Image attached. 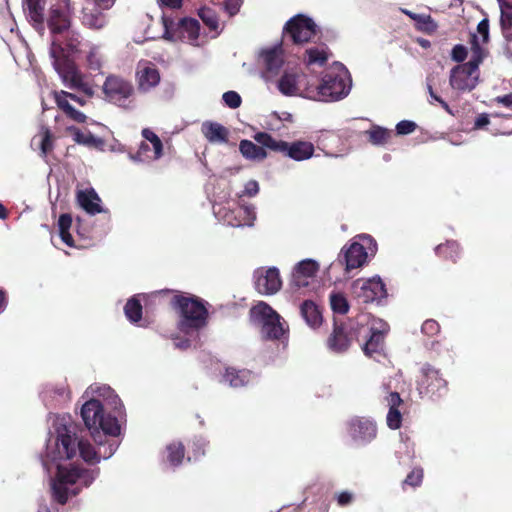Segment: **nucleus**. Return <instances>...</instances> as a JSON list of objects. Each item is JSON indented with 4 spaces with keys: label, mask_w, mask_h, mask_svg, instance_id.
<instances>
[{
    "label": "nucleus",
    "mask_w": 512,
    "mask_h": 512,
    "mask_svg": "<svg viewBox=\"0 0 512 512\" xmlns=\"http://www.w3.org/2000/svg\"><path fill=\"white\" fill-rule=\"evenodd\" d=\"M318 32V26L313 19L304 14L293 16L284 26V33L291 38L294 44L308 43Z\"/></svg>",
    "instance_id": "obj_10"
},
{
    "label": "nucleus",
    "mask_w": 512,
    "mask_h": 512,
    "mask_svg": "<svg viewBox=\"0 0 512 512\" xmlns=\"http://www.w3.org/2000/svg\"><path fill=\"white\" fill-rule=\"evenodd\" d=\"M160 5L166 6L172 9H177L182 6V0H158Z\"/></svg>",
    "instance_id": "obj_60"
},
{
    "label": "nucleus",
    "mask_w": 512,
    "mask_h": 512,
    "mask_svg": "<svg viewBox=\"0 0 512 512\" xmlns=\"http://www.w3.org/2000/svg\"><path fill=\"white\" fill-rule=\"evenodd\" d=\"M421 331L423 334H425L429 337H433L440 332V325L434 319H427L422 324Z\"/></svg>",
    "instance_id": "obj_51"
},
{
    "label": "nucleus",
    "mask_w": 512,
    "mask_h": 512,
    "mask_svg": "<svg viewBox=\"0 0 512 512\" xmlns=\"http://www.w3.org/2000/svg\"><path fill=\"white\" fill-rule=\"evenodd\" d=\"M470 43H471L472 55H471V59L467 62V64L470 67L479 70V65L482 63V61L484 59V50L480 46L478 37L476 34H471Z\"/></svg>",
    "instance_id": "obj_41"
},
{
    "label": "nucleus",
    "mask_w": 512,
    "mask_h": 512,
    "mask_svg": "<svg viewBox=\"0 0 512 512\" xmlns=\"http://www.w3.org/2000/svg\"><path fill=\"white\" fill-rule=\"evenodd\" d=\"M241 0H224L225 10L229 13V15H235L240 8Z\"/></svg>",
    "instance_id": "obj_57"
},
{
    "label": "nucleus",
    "mask_w": 512,
    "mask_h": 512,
    "mask_svg": "<svg viewBox=\"0 0 512 512\" xmlns=\"http://www.w3.org/2000/svg\"><path fill=\"white\" fill-rule=\"evenodd\" d=\"M367 257L365 247L358 242H353L348 247L342 248L338 261L345 266V271L349 272L362 267L366 263Z\"/></svg>",
    "instance_id": "obj_19"
},
{
    "label": "nucleus",
    "mask_w": 512,
    "mask_h": 512,
    "mask_svg": "<svg viewBox=\"0 0 512 512\" xmlns=\"http://www.w3.org/2000/svg\"><path fill=\"white\" fill-rule=\"evenodd\" d=\"M201 132L210 143H227L229 130L220 123L205 121L201 126Z\"/></svg>",
    "instance_id": "obj_27"
},
{
    "label": "nucleus",
    "mask_w": 512,
    "mask_h": 512,
    "mask_svg": "<svg viewBox=\"0 0 512 512\" xmlns=\"http://www.w3.org/2000/svg\"><path fill=\"white\" fill-rule=\"evenodd\" d=\"M423 481V469L414 468L404 479L403 486L408 485L413 488L421 485Z\"/></svg>",
    "instance_id": "obj_49"
},
{
    "label": "nucleus",
    "mask_w": 512,
    "mask_h": 512,
    "mask_svg": "<svg viewBox=\"0 0 512 512\" xmlns=\"http://www.w3.org/2000/svg\"><path fill=\"white\" fill-rule=\"evenodd\" d=\"M478 78L479 70L464 63L451 70L449 82L453 89L458 91H471L476 87Z\"/></svg>",
    "instance_id": "obj_16"
},
{
    "label": "nucleus",
    "mask_w": 512,
    "mask_h": 512,
    "mask_svg": "<svg viewBox=\"0 0 512 512\" xmlns=\"http://www.w3.org/2000/svg\"><path fill=\"white\" fill-rule=\"evenodd\" d=\"M51 96L59 110L71 121L82 124L87 120V116L77 110L72 103L83 107L87 103L85 97L78 96L74 93L67 92L64 90H53Z\"/></svg>",
    "instance_id": "obj_13"
},
{
    "label": "nucleus",
    "mask_w": 512,
    "mask_h": 512,
    "mask_svg": "<svg viewBox=\"0 0 512 512\" xmlns=\"http://www.w3.org/2000/svg\"><path fill=\"white\" fill-rule=\"evenodd\" d=\"M495 101L499 104H502L505 107H512V93L498 96L495 98Z\"/></svg>",
    "instance_id": "obj_59"
},
{
    "label": "nucleus",
    "mask_w": 512,
    "mask_h": 512,
    "mask_svg": "<svg viewBox=\"0 0 512 512\" xmlns=\"http://www.w3.org/2000/svg\"><path fill=\"white\" fill-rule=\"evenodd\" d=\"M305 76L299 73L284 72L278 80L277 87L285 96H296L300 92V84Z\"/></svg>",
    "instance_id": "obj_29"
},
{
    "label": "nucleus",
    "mask_w": 512,
    "mask_h": 512,
    "mask_svg": "<svg viewBox=\"0 0 512 512\" xmlns=\"http://www.w3.org/2000/svg\"><path fill=\"white\" fill-rule=\"evenodd\" d=\"M348 433L353 441L365 445L377 436L376 423L365 417H356L348 424Z\"/></svg>",
    "instance_id": "obj_17"
},
{
    "label": "nucleus",
    "mask_w": 512,
    "mask_h": 512,
    "mask_svg": "<svg viewBox=\"0 0 512 512\" xmlns=\"http://www.w3.org/2000/svg\"><path fill=\"white\" fill-rule=\"evenodd\" d=\"M50 393L57 394L59 396H65L68 394L67 386L62 384L60 386H55L48 390Z\"/></svg>",
    "instance_id": "obj_62"
},
{
    "label": "nucleus",
    "mask_w": 512,
    "mask_h": 512,
    "mask_svg": "<svg viewBox=\"0 0 512 512\" xmlns=\"http://www.w3.org/2000/svg\"><path fill=\"white\" fill-rule=\"evenodd\" d=\"M45 0H23V8L37 29L43 28Z\"/></svg>",
    "instance_id": "obj_31"
},
{
    "label": "nucleus",
    "mask_w": 512,
    "mask_h": 512,
    "mask_svg": "<svg viewBox=\"0 0 512 512\" xmlns=\"http://www.w3.org/2000/svg\"><path fill=\"white\" fill-rule=\"evenodd\" d=\"M501 16L500 25L504 38L512 41V3L506 0H499Z\"/></svg>",
    "instance_id": "obj_34"
},
{
    "label": "nucleus",
    "mask_w": 512,
    "mask_h": 512,
    "mask_svg": "<svg viewBox=\"0 0 512 512\" xmlns=\"http://www.w3.org/2000/svg\"><path fill=\"white\" fill-rule=\"evenodd\" d=\"M124 312L127 319L132 323H137L142 318V305L136 297L130 298L125 307Z\"/></svg>",
    "instance_id": "obj_42"
},
{
    "label": "nucleus",
    "mask_w": 512,
    "mask_h": 512,
    "mask_svg": "<svg viewBox=\"0 0 512 512\" xmlns=\"http://www.w3.org/2000/svg\"><path fill=\"white\" fill-rule=\"evenodd\" d=\"M72 226V216L68 213L61 214L58 219L59 234L61 240L69 247H74V239L70 234Z\"/></svg>",
    "instance_id": "obj_39"
},
{
    "label": "nucleus",
    "mask_w": 512,
    "mask_h": 512,
    "mask_svg": "<svg viewBox=\"0 0 512 512\" xmlns=\"http://www.w3.org/2000/svg\"><path fill=\"white\" fill-rule=\"evenodd\" d=\"M7 299L6 293L3 289H0V313L6 308Z\"/></svg>",
    "instance_id": "obj_64"
},
{
    "label": "nucleus",
    "mask_w": 512,
    "mask_h": 512,
    "mask_svg": "<svg viewBox=\"0 0 512 512\" xmlns=\"http://www.w3.org/2000/svg\"><path fill=\"white\" fill-rule=\"evenodd\" d=\"M344 79L333 73H326L317 86V98L320 101H335L347 95Z\"/></svg>",
    "instance_id": "obj_14"
},
{
    "label": "nucleus",
    "mask_w": 512,
    "mask_h": 512,
    "mask_svg": "<svg viewBox=\"0 0 512 512\" xmlns=\"http://www.w3.org/2000/svg\"><path fill=\"white\" fill-rule=\"evenodd\" d=\"M74 7L71 0H56L49 10L47 26L53 35L63 34L71 26Z\"/></svg>",
    "instance_id": "obj_11"
},
{
    "label": "nucleus",
    "mask_w": 512,
    "mask_h": 512,
    "mask_svg": "<svg viewBox=\"0 0 512 512\" xmlns=\"http://www.w3.org/2000/svg\"><path fill=\"white\" fill-rule=\"evenodd\" d=\"M224 103L232 109L240 107L242 103L241 96L235 91H227L222 96Z\"/></svg>",
    "instance_id": "obj_50"
},
{
    "label": "nucleus",
    "mask_w": 512,
    "mask_h": 512,
    "mask_svg": "<svg viewBox=\"0 0 512 512\" xmlns=\"http://www.w3.org/2000/svg\"><path fill=\"white\" fill-rule=\"evenodd\" d=\"M319 270V264L312 259L300 261L293 269L291 285L300 289L310 285Z\"/></svg>",
    "instance_id": "obj_20"
},
{
    "label": "nucleus",
    "mask_w": 512,
    "mask_h": 512,
    "mask_svg": "<svg viewBox=\"0 0 512 512\" xmlns=\"http://www.w3.org/2000/svg\"><path fill=\"white\" fill-rule=\"evenodd\" d=\"M368 318L369 315L361 314L345 322L335 321L333 331L327 339L328 348L337 353L347 351L354 340H359L364 328V321Z\"/></svg>",
    "instance_id": "obj_7"
},
{
    "label": "nucleus",
    "mask_w": 512,
    "mask_h": 512,
    "mask_svg": "<svg viewBox=\"0 0 512 512\" xmlns=\"http://www.w3.org/2000/svg\"><path fill=\"white\" fill-rule=\"evenodd\" d=\"M249 315L265 340H281L289 332L288 328H284L281 316L266 302L260 301L254 305Z\"/></svg>",
    "instance_id": "obj_4"
},
{
    "label": "nucleus",
    "mask_w": 512,
    "mask_h": 512,
    "mask_svg": "<svg viewBox=\"0 0 512 512\" xmlns=\"http://www.w3.org/2000/svg\"><path fill=\"white\" fill-rule=\"evenodd\" d=\"M170 304L179 313L178 328L186 334L198 331L207 324L208 310L196 296L175 295Z\"/></svg>",
    "instance_id": "obj_3"
},
{
    "label": "nucleus",
    "mask_w": 512,
    "mask_h": 512,
    "mask_svg": "<svg viewBox=\"0 0 512 512\" xmlns=\"http://www.w3.org/2000/svg\"><path fill=\"white\" fill-rule=\"evenodd\" d=\"M259 192V184L255 180H250L245 184L243 194L248 197H254Z\"/></svg>",
    "instance_id": "obj_56"
},
{
    "label": "nucleus",
    "mask_w": 512,
    "mask_h": 512,
    "mask_svg": "<svg viewBox=\"0 0 512 512\" xmlns=\"http://www.w3.org/2000/svg\"><path fill=\"white\" fill-rule=\"evenodd\" d=\"M164 35L170 41H195L199 37L200 23L194 18H183L177 24L173 19L163 17Z\"/></svg>",
    "instance_id": "obj_12"
},
{
    "label": "nucleus",
    "mask_w": 512,
    "mask_h": 512,
    "mask_svg": "<svg viewBox=\"0 0 512 512\" xmlns=\"http://www.w3.org/2000/svg\"><path fill=\"white\" fill-rule=\"evenodd\" d=\"M101 10L100 7L95 4L92 7H84L82 9L81 22L84 26L94 29L100 30L107 25V16Z\"/></svg>",
    "instance_id": "obj_25"
},
{
    "label": "nucleus",
    "mask_w": 512,
    "mask_h": 512,
    "mask_svg": "<svg viewBox=\"0 0 512 512\" xmlns=\"http://www.w3.org/2000/svg\"><path fill=\"white\" fill-rule=\"evenodd\" d=\"M87 67L93 71H99L103 64V57L97 48H92L86 56Z\"/></svg>",
    "instance_id": "obj_48"
},
{
    "label": "nucleus",
    "mask_w": 512,
    "mask_h": 512,
    "mask_svg": "<svg viewBox=\"0 0 512 512\" xmlns=\"http://www.w3.org/2000/svg\"><path fill=\"white\" fill-rule=\"evenodd\" d=\"M142 136L152 144L154 149V158L159 159L163 155V144L161 139L148 128L143 129Z\"/></svg>",
    "instance_id": "obj_45"
},
{
    "label": "nucleus",
    "mask_w": 512,
    "mask_h": 512,
    "mask_svg": "<svg viewBox=\"0 0 512 512\" xmlns=\"http://www.w3.org/2000/svg\"><path fill=\"white\" fill-rule=\"evenodd\" d=\"M365 134L368 136V141L376 146L387 144L391 138V131L378 125H373Z\"/></svg>",
    "instance_id": "obj_37"
},
{
    "label": "nucleus",
    "mask_w": 512,
    "mask_h": 512,
    "mask_svg": "<svg viewBox=\"0 0 512 512\" xmlns=\"http://www.w3.org/2000/svg\"><path fill=\"white\" fill-rule=\"evenodd\" d=\"M489 123H490V120H489L488 115L483 113V114H480L476 118L475 123H474V128L481 129V128L485 127L486 125H488Z\"/></svg>",
    "instance_id": "obj_58"
},
{
    "label": "nucleus",
    "mask_w": 512,
    "mask_h": 512,
    "mask_svg": "<svg viewBox=\"0 0 512 512\" xmlns=\"http://www.w3.org/2000/svg\"><path fill=\"white\" fill-rule=\"evenodd\" d=\"M300 313L311 328L315 329L322 324V312L313 301L305 300L300 306Z\"/></svg>",
    "instance_id": "obj_32"
},
{
    "label": "nucleus",
    "mask_w": 512,
    "mask_h": 512,
    "mask_svg": "<svg viewBox=\"0 0 512 512\" xmlns=\"http://www.w3.org/2000/svg\"><path fill=\"white\" fill-rule=\"evenodd\" d=\"M417 389L422 397L439 400L447 395L448 383L442 377L439 370L430 364H424L421 369V379L418 382Z\"/></svg>",
    "instance_id": "obj_9"
},
{
    "label": "nucleus",
    "mask_w": 512,
    "mask_h": 512,
    "mask_svg": "<svg viewBox=\"0 0 512 512\" xmlns=\"http://www.w3.org/2000/svg\"><path fill=\"white\" fill-rule=\"evenodd\" d=\"M102 430L105 434L110 436H117L120 432V425L116 417L111 415L102 414L94 431L99 432Z\"/></svg>",
    "instance_id": "obj_38"
},
{
    "label": "nucleus",
    "mask_w": 512,
    "mask_h": 512,
    "mask_svg": "<svg viewBox=\"0 0 512 512\" xmlns=\"http://www.w3.org/2000/svg\"><path fill=\"white\" fill-rule=\"evenodd\" d=\"M174 345H175L176 348L185 350V349L190 347L191 342H190L189 339H180L178 341H175Z\"/></svg>",
    "instance_id": "obj_63"
},
{
    "label": "nucleus",
    "mask_w": 512,
    "mask_h": 512,
    "mask_svg": "<svg viewBox=\"0 0 512 512\" xmlns=\"http://www.w3.org/2000/svg\"><path fill=\"white\" fill-rule=\"evenodd\" d=\"M104 412L103 405L100 400L91 399L87 401L81 408V416L85 426L89 430H94Z\"/></svg>",
    "instance_id": "obj_24"
},
{
    "label": "nucleus",
    "mask_w": 512,
    "mask_h": 512,
    "mask_svg": "<svg viewBox=\"0 0 512 512\" xmlns=\"http://www.w3.org/2000/svg\"><path fill=\"white\" fill-rule=\"evenodd\" d=\"M252 376V371L248 369L227 367L225 368L222 379L223 382L227 383L232 388H242L250 383Z\"/></svg>",
    "instance_id": "obj_28"
},
{
    "label": "nucleus",
    "mask_w": 512,
    "mask_h": 512,
    "mask_svg": "<svg viewBox=\"0 0 512 512\" xmlns=\"http://www.w3.org/2000/svg\"><path fill=\"white\" fill-rule=\"evenodd\" d=\"M451 57L456 62H463L467 57V49L461 44H457L453 47Z\"/></svg>",
    "instance_id": "obj_53"
},
{
    "label": "nucleus",
    "mask_w": 512,
    "mask_h": 512,
    "mask_svg": "<svg viewBox=\"0 0 512 512\" xmlns=\"http://www.w3.org/2000/svg\"><path fill=\"white\" fill-rule=\"evenodd\" d=\"M265 70L263 71V78L270 80L277 76L284 64L282 49L280 46H275L270 49L263 50L260 54Z\"/></svg>",
    "instance_id": "obj_21"
},
{
    "label": "nucleus",
    "mask_w": 512,
    "mask_h": 512,
    "mask_svg": "<svg viewBox=\"0 0 512 512\" xmlns=\"http://www.w3.org/2000/svg\"><path fill=\"white\" fill-rule=\"evenodd\" d=\"M415 28L417 31L431 35L438 29L437 23L429 14H419L415 21Z\"/></svg>",
    "instance_id": "obj_43"
},
{
    "label": "nucleus",
    "mask_w": 512,
    "mask_h": 512,
    "mask_svg": "<svg viewBox=\"0 0 512 512\" xmlns=\"http://www.w3.org/2000/svg\"><path fill=\"white\" fill-rule=\"evenodd\" d=\"M57 54L54 49L51 50L53 58V65L58 72L62 82L66 87L71 90L81 92L86 98H92L94 89L91 84L85 81L84 75L79 71L75 62L63 54L62 49L59 47Z\"/></svg>",
    "instance_id": "obj_6"
},
{
    "label": "nucleus",
    "mask_w": 512,
    "mask_h": 512,
    "mask_svg": "<svg viewBox=\"0 0 512 512\" xmlns=\"http://www.w3.org/2000/svg\"><path fill=\"white\" fill-rule=\"evenodd\" d=\"M41 142H40V150L43 156H46L50 153L53 148L54 136L51 130L47 126L41 127Z\"/></svg>",
    "instance_id": "obj_46"
},
{
    "label": "nucleus",
    "mask_w": 512,
    "mask_h": 512,
    "mask_svg": "<svg viewBox=\"0 0 512 512\" xmlns=\"http://www.w3.org/2000/svg\"><path fill=\"white\" fill-rule=\"evenodd\" d=\"M254 140L260 145L272 151L281 152L296 161L309 159L314 153V146L310 142L297 141L289 144L286 141L274 139L267 132L256 133Z\"/></svg>",
    "instance_id": "obj_8"
},
{
    "label": "nucleus",
    "mask_w": 512,
    "mask_h": 512,
    "mask_svg": "<svg viewBox=\"0 0 512 512\" xmlns=\"http://www.w3.org/2000/svg\"><path fill=\"white\" fill-rule=\"evenodd\" d=\"M353 288L357 298L364 303L380 301L387 297L385 284L380 277L358 279L353 283Z\"/></svg>",
    "instance_id": "obj_15"
},
{
    "label": "nucleus",
    "mask_w": 512,
    "mask_h": 512,
    "mask_svg": "<svg viewBox=\"0 0 512 512\" xmlns=\"http://www.w3.org/2000/svg\"><path fill=\"white\" fill-rule=\"evenodd\" d=\"M386 401L389 406V411L386 417L387 425L392 430L399 429L402 424V414L399 410V406L403 403V400L399 393L391 392L386 397Z\"/></svg>",
    "instance_id": "obj_26"
},
{
    "label": "nucleus",
    "mask_w": 512,
    "mask_h": 512,
    "mask_svg": "<svg viewBox=\"0 0 512 512\" xmlns=\"http://www.w3.org/2000/svg\"><path fill=\"white\" fill-rule=\"evenodd\" d=\"M337 503L339 506H347L350 505L354 499V496L349 491H342L337 494L336 496Z\"/></svg>",
    "instance_id": "obj_55"
},
{
    "label": "nucleus",
    "mask_w": 512,
    "mask_h": 512,
    "mask_svg": "<svg viewBox=\"0 0 512 512\" xmlns=\"http://www.w3.org/2000/svg\"><path fill=\"white\" fill-rule=\"evenodd\" d=\"M435 253L438 257L456 263L460 257V245L455 240H447L436 246Z\"/></svg>",
    "instance_id": "obj_35"
},
{
    "label": "nucleus",
    "mask_w": 512,
    "mask_h": 512,
    "mask_svg": "<svg viewBox=\"0 0 512 512\" xmlns=\"http://www.w3.org/2000/svg\"><path fill=\"white\" fill-rule=\"evenodd\" d=\"M102 93L106 102L123 110H132L136 106L133 83L120 75H108L103 82Z\"/></svg>",
    "instance_id": "obj_5"
},
{
    "label": "nucleus",
    "mask_w": 512,
    "mask_h": 512,
    "mask_svg": "<svg viewBox=\"0 0 512 512\" xmlns=\"http://www.w3.org/2000/svg\"><path fill=\"white\" fill-rule=\"evenodd\" d=\"M135 78L138 90L148 92L159 84L160 73L153 64L138 65Z\"/></svg>",
    "instance_id": "obj_22"
},
{
    "label": "nucleus",
    "mask_w": 512,
    "mask_h": 512,
    "mask_svg": "<svg viewBox=\"0 0 512 512\" xmlns=\"http://www.w3.org/2000/svg\"><path fill=\"white\" fill-rule=\"evenodd\" d=\"M166 461L171 466H179L185 456V447L182 442H172L165 448Z\"/></svg>",
    "instance_id": "obj_36"
},
{
    "label": "nucleus",
    "mask_w": 512,
    "mask_h": 512,
    "mask_svg": "<svg viewBox=\"0 0 512 512\" xmlns=\"http://www.w3.org/2000/svg\"><path fill=\"white\" fill-rule=\"evenodd\" d=\"M265 146H258L252 141L243 139L239 143V151L245 159L261 161L267 157Z\"/></svg>",
    "instance_id": "obj_33"
},
{
    "label": "nucleus",
    "mask_w": 512,
    "mask_h": 512,
    "mask_svg": "<svg viewBox=\"0 0 512 512\" xmlns=\"http://www.w3.org/2000/svg\"><path fill=\"white\" fill-rule=\"evenodd\" d=\"M330 305L335 313L346 314L349 310L348 301L341 293H332L330 295Z\"/></svg>",
    "instance_id": "obj_44"
},
{
    "label": "nucleus",
    "mask_w": 512,
    "mask_h": 512,
    "mask_svg": "<svg viewBox=\"0 0 512 512\" xmlns=\"http://www.w3.org/2000/svg\"><path fill=\"white\" fill-rule=\"evenodd\" d=\"M369 318L364 321V328L362 329L361 336L367 337L363 351L366 355H372L373 353H379L382 350L384 344V331L368 326Z\"/></svg>",
    "instance_id": "obj_23"
},
{
    "label": "nucleus",
    "mask_w": 512,
    "mask_h": 512,
    "mask_svg": "<svg viewBox=\"0 0 512 512\" xmlns=\"http://www.w3.org/2000/svg\"><path fill=\"white\" fill-rule=\"evenodd\" d=\"M100 201V197L93 188L77 192V202L88 214L95 215L102 212Z\"/></svg>",
    "instance_id": "obj_30"
},
{
    "label": "nucleus",
    "mask_w": 512,
    "mask_h": 512,
    "mask_svg": "<svg viewBox=\"0 0 512 512\" xmlns=\"http://www.w3.org/2000/svg\"><path fill=\"white\" fill-rule=\"evenodd\" d=\"M116 0H94V4L101 8V10H109Z\"/></svg>",
    "instance_id": "obj_61"
},
{
    "label": "nucleus",
    "mask_w": 512,
    "mask_h": 512,
    "mask_svg": "<svg viewBox=\"0 0 512 512\" xmlns=\"http://www.w3.org/2000/svg\"><path fill=\"white\" fill-rule=\"evenodd\" d=\"M477 31L482 36L483 43H487L489 40V20L487 18L478 23Z\"/></svg>",
    "instance_id": "obj_54"
},
{
    "label": "nucleus",
    "mask_w": 512,
    "mask_h": 512,
    "mask_svg": "<svg viewBox=\"0 0 512 512\" xmlns=\"http://www.w3.org/2000/svg\"><path fill=\"white\" fill-rule=\"evenodd\" d=\"M306 64L324 66L328 61V48L311 47L306 50Z\"/></svg>",
    "instance_id": "obj_40"
},
{
    "label": "nucleus",
    "mask_w": 512,
    "mask_h": 512,
    "mask_svg": "<svg viewBox=\"0 0 512 512\" xmlns=\"http://www.w3.org/2000/svg\"><path fill=\"white\" fill-rule=\"evenodd\" d=\"M53 452V460L72 459L79 452L80 457L89 464L98 463L101 452H96L90 442L78 439L70 427L63 425L57 428V438Z\"/></svg>",
    "instance_id": "obj_2"
},
{
    "label": "nucleus",
    "mask_w": 512,
    "mask_h": 512,
    "mask_svg": "<svg viewBox=\"0 0 512 512\" xmlns=\"http://www.w3.org/2000/svg\"><path fill=\"white\" fill-rule=\"evenodd\" d=\"M254 277L255 288L263 295H273L277 293L282 286L279 270L275 267L257 269L254 273Z\"/></svg>",
    "instance_id": "obj_18"
},
{
    "label": "nucleus",
    "mask_w": 512,
    "mask_h": 512,
    "mask_svg": "<svg viewBox=\"0 0 512 512\" xmlns=\"http://www.w3.org/2000/svg\"><path fill=\"white\" fill-rule=\"evenodd\" d=\"M98 471L85 469L76 465H57L52 493L55 501L61 505L67 503L69 496H76L83 487H88L95 480Z\"/></svg>",
    "instance_id": "obj_1"
},
{
    "label": "nucleus",
    "mask_w": 512,
    "mask_h": 512,
    "mask_svg": "<svg viewBox=\"0 0 512 512\" xmlns=\"http://www.w3.org/2000/svg\"><path fill=\"white\" fill-rule=\"evenodd\" d=\"M417 128L415 122L410 120H402L396 125V132L399 135H408L413 133Z\"/></svg>",
    "instance_id": "obj_52"
},
{
    "label": "nucleus",
    "mask_w": 512,
    "mask_h": 512,
    "mask_svg": "<svg viewBox=\"0 0 512 512\" xmlns=\"http://www.w3.org/2000/svg\"><path fill=\"white\" fill-rule=\"evenodd\" d=\"M67 130L73 135V139L78 144L93 145L95 143V136L92 133L84 134L78 127L70 126Z\"/></svg>",
    "instance_id": "obj_47"
}]
</instances>
